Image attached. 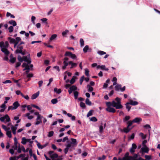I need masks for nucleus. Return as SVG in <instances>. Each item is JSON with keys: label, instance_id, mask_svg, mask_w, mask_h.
<instances>
[{"label": "nucleus", "instance_id": "nucleus-14", "mask_svg": "<svg viewBox=\"0 0 160 160\" xmlns=\"http://www.w3.org/2000/svg\"><path fill=\"white\" fill-rule=\"evenodd\" d=\"M57 37V35L55 34H53L50 37L49 40V42H51L52 40H54Z\"/></svg>", "mask_w": 160, "mask_h": 160}, {"label": "nucleus", "instance_id": "nucleus-25", "mask_svg": "<svg viewBox=\"0 0 160 160\" xmlns=\"http://www.w3.org/2000/svg\"><path fill=\"white\" fill-rule=\"evenodd\" d=\"M27 142L26 138L25 137H23L22 138L21 143L23 145H25Z\"/></svg>", "mask_w": 160, "mask_h": 160}, {"label": "nucleus", "instance_id": "nucleus-11", "mask_svg": "<svg viewBox=\"0 0 160 160\" xmlns=\"http://www.w3.org/2000/svg\"><path fill=\"white\" fill-rule=\"evenodd\" d=\"M39 91H38L36 93L33 94L31 97V99H36L39 95Z\"/></svg>", "mask_w": 160, "mask_h": 160}, {"label": "nucleus", "instance_id": "nucleus-20", "mask_svg": "<svg viewBox=\"0 0 160 160\" xmlns=\"http://www.w3.org/2000/svg\"><path fill=\"white\" fill-rule=\"evenodd\" d=\"M63 64L64 65L62 67V68L63 70L65 69L66 67L67 66H68V65H69L68 64V62L63 61Z\"/></svg>", "mask_w": 160, "mask_h": 160}, {"label": "nucleus", "instance_id": "nucleus-1", "mask_svg": "<svg viewBox=\"0 0 160 160\" xmlns=\"http://www.w3.org/2000/svg\"><path fill=\"white\" fill-rule=\"evenodd\" d=\"M8 45V43L7 41L5 42V43L3 42H0V47L1 51L6 55H8L9 54V52L7 49Z\"/></svg>", "mask_w": 160, "mask_h": 160}, {"label": "nucleus", "instance_id": "nucleus-15", "mask_svg": "<svg viewBox=\"0 0 160 160\" xmlns=\"http://www.w3.org/2000/svg\"><path fill=\"white\" fill-rule=\"evenodd\" d=\"M132 129V128H130L127 127L125 128H123V131L125 133H127L129 132Z\"/></svg>", "mask_w": 160, "mask_h": 160}, {"label": "nucleus", "instance_id": "nucleus-37", "mask_svg": "<svg viewBox=\"0 0 160 160\" xmlns=\"http://www.w3.org/2000/svg\"><path fill=\"white\" fill-rule=\"evenodd\" d=\"M87 88H88V92H91L93 90V88L89 85H87Z\"/></svg>", "mask_w": 160, "mask_h": 160}, {"label": "nucleus", "instance_id": "nucleus-12", "mask_svg": "<svg viewBox=\"0 0 160 160\" xmlns=\"http://www.w3.org/2000/svg\"><path fill=\"white\" fill-rule=\"evenodd\" d=\"M132 121L133 123H138L142 121V119L139 118H136Z\"/></svg>", "mask_w": 160, "mask_h": 160}, {"label": "nucleus", "instance_id": "nucleus-33", "mask_svg": "<svg viewBox=\"0 0 160 160\" xmlns=\"http://www.w3.org/2000/svg\"><path fill=\"white\" fill-rule=\"evenodd\" d=\"M93 112V110H91L88 112L87 116L88 117L92 115V113Z\"/></svg>", "mask_w": 160, "mask_h": 160}, {"label": "nucleus", "instance_id": "nucleus-42", "mask_svg": "<svg viewBox=\"0 0 160 160\" xmlns=\"http://www.w3.org/2000/svg\"><path fill=\"white\" fill-rule=\"evenodd\" d=\"M11 131H7L6 135L9 138H11L12 137Z\"/></svg>", "mask_w": 160, "mask_h": 160}, {"label": "nucleus", "instance_id": "nucleus-58", "mask_svg": "<svg viewBox=\"0 0 160 160\" xmlns=\"http://www.w3.org/2000/svg\"><path fill=\"white\" fill-rule=\"evenodd\" d=\"M124 157H127L131 159H132L133 158L132 157V156H129V153L128 152H127L125 154Z\"/></svg>", "mask_w": 160, "mask_h": 160}, {"label": "nucleus", "instance_id": "nucleus-5", "mask_svg": "<svg viewBox=\"0 0 160 160\" xmlns=\"http://www.w3.org/2000/svg\"><path fill=\"white\" fill-rule=\"evenodd\" d=\"M23 61H25L27 64L29 65L31 63V60L27 56L23 57Z\"/></svg>", "mask_w": 160, "mask_h": 160}, {"label": "nucleus", "instance_id": "nucleus-24", "mask_svg": "<svg viewBox=\"0 0 160 160\" xmlns=\"http://www.w3.org/2000/svg\"><path fill=\"white\" fill-rule=\"evenodd\" d=\"M9 23L12 25L13 26H15L17 25V23L15 21L13 20L10 21L9 22Z\"/></svg>", "mask_w": 160, "mask_h": 160}, {"label": "nucleus", "instance_id": "nucleus-22", "mask_svg": "<svg viewBox=\"0 0 160 160\" xmlns=\"http://www.w3.org/2000/svg\"><path fill=\"white\" fill-rule=\"evenodd\" d=\"M13 148L14 150H17L18 148V142L17 141H15L14 142V146H13L12 147Z\"/></svg>", "mask_w": 160, "mask_h": 160}, {"label": "nucleus", "instance_id": "nucleus-21", "mask_svg": "<svg viewBox=\"0 0 160 160\" xmlns=\"http://www.w3.org/2000/svg\"><path fill=\"white\" fill-rule=\"evenodd\" d=\"M26 116L27 117L28 119L31 120L33 118L32 116L30 115V113H27L26 114Z\"/></svg>", "mask_w": 160, "mask_h": 160}, {"label": "nucleus", "instance_id": "nucleus-55", "mask_svg": "<svg viewBox=\"0 0 160 160\" xmlns=\"http://www.w3.org/2000/svg\"><path fill=\"white\" fill-rule=\"evenodd\" d=\"M70 89H71L72 91L77 90V88L75 86L73 85L70 88Z\"/></svg>", "mask_w": 160, "mask_h": 160}, {"label": "nucleus", "instance_id": "nucleus-39", "mask_svg": "<svg viewBox=\"0 0 160 160\" xmlns=\"http://www.w3.org/2000/svg\"><path fill=\"white\" fill-rule=\"evenodd\" d=\"M111 104H112V106L115 107L116 108V109L117 104V103L114 101H113L111 102Z\"/></svg>", "mask_w": 160, "mask_h": 160}, {"label": "nucleus", "instance_id": "nucleus-23", "mask_svg": "<svg viewBox=\"0 0 160 160\" xmlns=\"http://www.w3.org/2000/svg\"><path fill=\"white\" fill-rule=\"evenodd\" d=\"M58 155L56 153H53L50 157L53 160L54 159L58 157Z\"/></svg>", "mask_w": 160, "mask_h": 160}, {"label": "nucleus", "instance_id": "nucleus-45", "mask_svg": "<svg viewBox=\"0 0 160 160\" xmlns=\"http://www.w3.org/2000/svg\"><path fill=\"white\" fill-rule=\"evenodd\" d=\"M85 75L87 76H88V77L89 76V70H88V69L87 68H85Z\"/></svg>", "mask_w": 160, "mask_h": 160}, {"label": "nucleus", "instance_id": "nucleus-4", "mask_svg": "<svg viewBox=\"0 0 160 160\" xmlns=\"http://www.w3.org/2000/svg\"><path fill=\"white\" fill-rule=\"evenodd\" d=\"M141 150L142 152L148 153L149 151V149L146 146L144 145V146L141 148Z\"/></svg>", "mask_w": 160, "mask_h": 160}, {"label": "nucleus", "instance_id": "nucleus-48", "mask_svg": "<svg viewBox=\"0 0 160 160\" xmlns=\"http://www.w3.org/2000/svg\"><path fill=\"white\" fill-rule=\"evenodd\" d=\"M72 53L70 52H66L65 54V56H66L70 57L72 55Z\"/></svg>", "mask_w": 160, "mask_h": 160}, {"label": "nucleus", "instance_id": "nucleus-36", "mask_svg": "<svg viewBox=\"0 0 160 160\" xmlns=\"http://www.w3.org/2000/svg\"><path fill=\"white\" fill-rule=\"evenodd\" d=\"M37 146L39 148L41 149L45 147V145L44 146L41 145L40 144L39 142H38V143L37 144Z\"/></svg>", "mask_w": 160, "mask_h": 160}, {"label": "nucleus", "instance_id": "nucleus-64", "mask_svg": "<svg viewBox=\"0 0 160 160\" xmlns=\"http://www.w3.org/2000/svg\"><path fill=\"white\" fill-rule=\"evenodd\" d=\"M70 57L72 59H76L77 57L75 54H72V55Z\"/></svg>", "mask_w": 160, "mask_h": 160}, {"label": "nucleus", "instance_id": "nucleus-60", "mask_svg": "<svg viewBox=\"0 0 160 160\" xmlns=\"http://www.w3.org/2000/svg\"><path fill=\"white\" fill-rule=\"evenodd\" d=\"M18 59L19 62H22L23 61V57L22 58L21 56H19L18 57Z\"/></svg>", "mask_w": 160, "mask_h": 160}, {"label": "nucleus", "instance_id": "nucleus-30", "mask_svg": "<svg viewBox=\"0 0 160 160\" xmlns=\"http://www.w3.org/2000/svg\"><path fill=\"white\" fill-rule=\"evenodd\" d=\"M8 39L9 40V42L10 43L12 44L15 42V39L14 38H12L10 37L8 38Z\"/></svg>", "mask_w": 160, "mask_h": 160}, {"label": "nucleus", "instance_id": "nucleus-44", "mask_svg": "<svg viewBox=\"0 0 160 160\" xmlns=\"http://www.w3.org/2000/svg\"><path fill=\"white\" fill-rule=\"evenodd\" d=\"M54 132L53 131H51L48 132V137H51L53 136Z\"/></svg>", "mask_w": 160, "mask_h": 160}, {"label": "nucleus", "instance_id": "nucleus-47", "mask_svg": "<svg viewBox=\"0 0 160 160\" xmlns=\"http://www.w3.org/2000/svg\"><path fill=\"white\" fill-rule=\"evenodd\" d=\"M100 68L102 70H105L106 71H108V68H106L105 66L104 65L101 66Z\"/></svg>", "mask_w": 160, "mask_h": 160}, {"label": "nucleus", "instance_id": "nucleus-16", "mask_svg": "<svg viewBox=\"0 0 160 160\" xmlns=\"http://www.w3.org/2000/svg\"><path fill=\"white\" fill-rule=\"evenodd\" d=\"M67 115L69 117L71 118V119L72 121H74L76 119V117L74 116H72V115L69 113L67 114Z\"/></svg>", "mask_w": 160, "mask_h": 160}, {"label": "nucleus", "instance_id": "nucleus-3", "mask_svg": "<svg viewBox=\"0 0 160 160\" xmlns=\"http://www.w3.org/2000/svg\"><path fill=\"white\" fill-rule=\"evenodd\" d=\"M115 100L117 102H116L117 104L116 109H118L122 108V106L121 104V99L117 97L116 98Z\"/></svg>", "mask_w": 160, "mask_h": 160}, {"label": "nucleus", "instance_id": "nucleus-19", "mask_svg": "<svg viewBox=\"0 0 160 160\" xmlns=\"http://www.w3.org/2000/svg\"><path fill=\"white\" fill-rule=\"evenodd\" d=\"M121 87V85L118 84L115 86V90L117 91H118L120 89V88Z\"/></svg>", "mask_w": 160, "mask_h": 160}, {"label": "nucleus", "instance_id": "nucleus-17", "mask_svg": "<svg viewBox=\"0 0 160 160\" xmlns=\"http://www.w3.org/2000/svg\"><path fill=\"white\" fill-rule=\"evenodd\" d=\"M54 91L55 92H56L58 94L62 92L61 89H58L57 88H54Z\"/></svg>", "mask_w": 160, "mask_h": 160}, {"label": "nucleus", "instance_id": "nucleus-2", "mask_svg": "<svg viewBox=\"0 0 160 160\" xmlns=\"http://www.w3.org/2000/svg\"><path fill=\"white\" fill-rule=\"evenodd\" d=\"M22 67L25 68L23 69V71L26 70L25 72L27 74H29L28 72H29V70L31 68H32L33 67V65L32 64L28 65L27 64L26 62H25L23 63L22 65Z\"/></svg>", "mask_w": 160, "mask_h": 160}, {"label": "nucleus", "instance_id": "nucleus-41", "mask_svg": "<svg viewBox=\"0 0 160 160\" xmlns=\"http://www.w3.org/2000/svg\"><path fill=\"white\" fill-rule=\"evenodd\" d=\"M42 118H43V117L40 114L39 115H38L37 116L36 120L37 121H42L41 119Z\"/></svg>", "mask_w": 160, "mask_h": 160}, {"label": "nucleus", "instance_id": "nucleus-26", "mask_svg": "<svg viewBox=\"0 0 160 160\" xmlns=\"http://www.w3.org/2000/svg\"><path fill=\"white\" fill-rule=\"evenodd\" d=\"M89 50V48L88 46L86 45L83 48V50L84 53H86L88 52V51Z\"/></svg>", "mask_w": 160, "mask_h": 160}, {"label": "nucleus", "instance_id": "nucleus-56", "mask_svg": "<svg viewBox=\"0 0 160 160\" xmlns=\"http://www.w3.org/2000/svg\"><path fill=\"white\" fill-rule=\"evenodd\" d=\"M139 135L143 139H145L146 138V135H144L141 132L140 133Z\"/></svg>", "mask_w": 160, "mask_h": 160}, {"label": "nucleus", "instance_id": "nucleus-50", "mask_svg": "<svg viewBox=\"0 0 160 160\" xmlns=\"http://www.w3.org/2000/svg\"><path fill=\"white\" fill-rule=\"evenodd\" d=\"M97 53L100 55H102L106 54V52L102 51H99Z\"/></svg>", "mask_w": 160, "mask_h": 160}, {"label": "nucleus", "instance_id": "nucleus-53", "mask_svg": "<svg viewBox=\"0 0 160 160\" xmlns=\"http://www.w3.org/2000/svg\"><path fill=\"white\" fill-rule=\"evenodd\" d=\"M85 77L84 76H82L80 79V85H82V83Z\"/></svg>", "mask_w": 160, "mask_h": 160}, {"label": "nucleus", "instance_id": "nucleus-54", "mask_svg": "<svg viewBox=\"0 0 160 160\" xmlns=\"http://www.w3.org/2000/svg\"><path fill=\"white\" fill-rule=\"evenodd\" d=\"M90 121H92V122H96L98 120L97 118L95 117H92L90 118Z\"/></svg>", "mask_w": 160, "mask_h": 160}, {"label": "nucleus", "instance_id": "nucleus-28", "mask_svg": "<svg viewBox=\"0 0 160 160\" xmlns=\"http://www.w3.org/2000/svg\"><path fill=\"white\" fill-rule=\"evenodd\" d=\"M133 122H132V121H127L126 122L127 124H128L127 127L128 128H129V127L132 125V123H133Z\"/></svg>", "mask_w": 160, "mask_h": 160}, {"label": "nucleus", "instance_id": "nucleus-6", "mask_svg": "<svg viewBox=\"0 0 160 160\" xmlns=\"http://www.w3.org/2000/svg\"><path fill=\"white\" fill-rule=\"evenodd\" d=\"M137 148V146L134 143H133L132 144V147L130 150V152L131 153H134L135 151V150Z\"/></svg>", "mask_w": 160, "mask_h": 160}, {"label": "nucleus", "instance_id": "nucleus-38", "mask_svg": "<svg viewBox=\"0 0 160 160\" xmlns=\"http://www.w3.org/2000/svg\"><path fill=\"white\" fill-rule=\"evenodd\" d=\"M47 20L48 19L46 18H43L41 19V21L46 25L48 24V22H47Z\"/></svg>", "mask_w": 160, "mask_h": 160}, {"label": "nucleus", "instance_id": "nucleus-62", "mask_svg": "<svg viewBox=\"0 0 160 160\" xmlns=\"http://www.w3.org/2000/svg\"><path fill=\"white\" fill-rule=\"evenodd\" d=\"M32 107H34V108H35L38 109L39 110H41V108L39 107H38V106H37V105H35L32 104Z\"/></svg>", "mask_w": 160, "mask_h": 160}, {"label": "nucleus", "instance_id": "nucleus-32", "mask_svg": "<svg viewBox=\"0 0 160 160\" xmlns=\"http://www.w3.org/2000/svg\"><path fill=\"white\" fill-rule=\"evenodd\" d=\"M16 60V58L14 57H12L11 56H10V61L12 63H14Z\"/></svg>", "mask_w": 160, "mask_h": 160}, {"label": "nucleus", "instance_id": "nucleus-43", "mask_svg": "<svg viewBox=\"0 0 160 160\" xmlns=\"http://www.w3.org/2000/svg\"><path fill=\"white\" fill-rule=\"evenodd\" d=\"M85 102L86 104L88 105H91V102L88 98H87L86 99Z\"/></svg>", "mask_w": 160, "mask_h": 160}, {"label": "nucleus", "instance_id": "nucleus-27", "mask_svg": "<svg viewBox=\"0 0 160 160\" xmlns=\"http://www.w3.org/2000/svg\"><path fill=\"white\" fill-rule=\"evenodd\" d=\"M130 117L129 116H126L125 118L123 119V121L124 122H126V121H128L130 119Z\"/></svg>", "mask_w": 160, "mask_h": 160}, {"label": "nucleus", "instance_id": "nucleus-61", "mask_svg": "<svg viewBox=\"0 0 160 160\" xmlns=\"http://www.w3.org/2000/svg\"><path fill=\"white\" fill-rule=\"evenodd\" d=\"M21 96L26 100H28L29 99V97L28 95L24 96L23 94H22Z\"/></svg>", "mask_w": 160, "mask_h": 160}, {"label": "nucleus", "instance_id": "nucleus-34", "mask_svg": "<svg viewBox=\"0 0 160 160\" xmlns=\"http://www.w3.org/2000/svg\"><path fill=\"white\" fill-rule=\"evenodd\" d=\"M51 102L52 104H55L58 102V100L57 98L53 99L51 100Z\"/></svg>", "mask_w": 160, "mask_h": 160}, {"label": "nucleus", "instance_id": "nucleus-29", "mask_svg": "<svg viewBox=\"0 0 160 160\" xmlns=\"http://www.w3.org/2000/svg\"><path fill=\"white\" fill-rule=\"evenodd\" d=\"M130 104L129 103V102H127L126 104L125 105L126 107V108L128 109V111H129L131 108V107L130 105Z\"/></svg>", "mask_w": 160, "mask_h": 160}, {"label": "nucleus", "instance_id": "nucleus-31", "mask_svg": "<svg viewBox=\"0 0 160 160\" xmlns=\"http://www.w3.org/2000/svg\"><path fill=\"white\" fill-rule=\"evenodd\" d=\"M5 119H6V122H9L10 121V119L8 115L6 114L4 116Z\"/></svg>", "mask_w": 160, "mask_h": 160}, {"label": "nucleus", "instance_id": "nucleus-8", "mask_svg": "<svg viewBox=\"0 0 160 160\" xmlns=\"http://www.w3.org/2000/svg\"><path fill=\"white\" fill-rule=\"evenodd\" d=\"M106 110L109 112L113 113L115 112L116 111V110L114 108L111 107H107L106 108Z\"/></svg>", "mask_w": 160, "mask_h": 160}, {"label": "nucleus", "instance_id": "nucleus-9", "mask_svg": "<svg viewBox=\"0 0 160 160\" xmlns=\"http://www.w3.org/2000/svg\"><path fill=\"white\" fill-rule=\"evenodd\" d=\"M129 103L130 105H132V106H135L137 105H138V102L136 101L132 100L130 99L129 100Z\"/></svg>", "mask_w": 160, "mask_h": 160}, {"label": "nucleus", "instance_id": "nucleus-63", "mask_svg": "<svg viewBox=\"0 0 160 160\" xmlns=\"http://www.w3.org/2000/svg\"><path fill=\"white\" fill-rule=\"evenodd\" d=\"M13 27L12 26H10L8 28V30L10 32H12L13 31Z\"/></svg>", "mask_w": 160, "mask_h": 160}, {"label": "nucleus", "instance_id": "nucleus-7", "mask_svg": "<svg viewBox=\"0 0 160 160\" xmlns=\"http://www.w3.org/2000/svg\"><path fill=\"white\" fill-rule=\"evenodd\" d=\"M23 47L22 46L18 45L17 47V49L16 51V53H22Z\"/></svg>", "mask_w": 160, "mask_h": 160}, {"label": "nucleus", "instance_id": "nucleus-13", "mask_svg": "<svg viewBox=\"0 0 160 160\" xmlns=\"http://www.w3.org/2000/svg\"><path fill=\"white\" fill-rule=\"evenodd\" d=\"M19 106L20 104L17 101L15 102L13 104V106L14 108V109H16Z\"/></svg>", "mask_w": 160, "mask_h": 160}, {"label": "nucleus", "instance_id": "nucleus-57", "mask_svg": "<svg viewBox=\"0 0 160 160\" xmlns=\"http://www.w3.org/2000/svg\"><path fill=\"white\" fill-rule=\"evenodd\" d=\"M80 105L82 108H85V105L84 102H81L80 103Z\"/></svg>", "mask_w": 160, "mask_h": 160}, {"label": "nucleus", "instance_id": "nucleus-40", "mask_svg": "<svg viewBox=\"0 0 160 160\" xmlns=\"http://www.w3.org/2000/svg\"><path fill=\"white\" fill-rule=\"evenodd\" d=\"M31 22H32V24H35V21L36 20V17L33 16H32L31 17Z\"/></svg>", "mask_w": 160, "mask_h": 160}, {"label": "nucleus", "instance_id": "nucleus-51", "mask_svg": "<svg viewBox=\"0 0 160 160\" xmlns=\"http://www.w3.org/2000/svg\"><path fill=\"white\" fill-rule=\"evenodd\" d=\"M69 32V31L68 30H66L64 31H63L62 33V35L63 36H65V35Z\"/></svg>", "mask_w": 160, "mask_h": 160}, {"label": "nucleus", "instance_id": "nucleus-49", "mask_svg": "<svg viewBox=\"0 0 160 160\" xmlns=\"http://www.w3.org/2000/svg\"><path fill=\"white\" fill-rule=\"evenodd\" d=\"M80 45L81 47H82L84 46V42L83 41V39L82 38H81L80 39Z\"/></svg>", "mask_w": 160, "mask_h": 160}, {"label": "nucleus", "instance_id": "nucleus-10", "mask_svg": "<svg viewBox=\"0 0 160 160\" xmlns=\"http://www.w3.org/2000/svg\"><path fill=\"white\" fill-rule=\"evenodd\" d=\"M68 64L69 65H71V66L70 67V68L71 69L76 67L77 65V63L73 62L71 61L68 62Z\"/></svg>", "mask_w": 160, "mask_h": 160}, {"label": "nucleus", "instance_id": "nucleus-59", "mask_svg": "<svg viewBox=\"0 0 160 160\" xmlns=\"http://www.w3.org/2000/svg\"><path fill=\"white\" fill-rule=\"evenodd\" d=\"M106 158V156L103 155L102 157H99L98 158V160H104Z\"/></svg>", "mask_w": 160, "mask_h": 160}, {"label": "nucleus", "instance_id": "nucleus-52", "mask_svg": "<svg viewBox=\"0 0 160 160\" xmlns=\"http://www.w3.org/2000/svg\"><path fill=\"white\" fill-rule=\"evenodd\" d=\"M145 158L147 160H150L151 159V156L145 155Z\"/></svg>", "mask_w": 160, "mask_h": 160}, {"label": "nucleus", "instance_id": "nucleus-46", "mask_svg": "<svg viewBox=\"0 0 160 160\" xmlns=\"http://www.w3.org/2000/svg\"><path fill=\"white\" fill-rule=\"evenodd\" d=\"M78 93L77 91H75L74 92V95L75 99H76L78 98Z\"/></svg>", "mask_w": 160, "mask_h": 160}, {"label": "nucleus", "instance_id": "nucleus-35", "mask_svg": "<svg viewBox=\"0 0 160 160\" xmlns=\"http://www.w3.org/2000/svg\"><path fill=\"white\" fill-rule=\"evenodd\" d=\"M76 78V77L73 76L72 79L70 81V82L71 84H73L75 82V79Z\"/></svg>", "mask_w": 160, "mask_h": 160}, {"label": "nucleus", "instance_id": "nucleus-18", "mask_svg": "<svg viewBox=\"0 0 160 160\" xmlns=\"http://www.w3.org/2000/svg\"><path fill=\"white\" fill-rule=\"evenodd\" d=\"M11 129L12 131V132L13 134L15 135L16 134V131L17 129L15 128H14L13 126L12 125H11Z\"/></svg>", "mask_w": 160, "mask_h": 160}]
</instances>
